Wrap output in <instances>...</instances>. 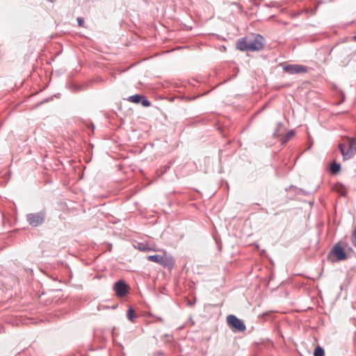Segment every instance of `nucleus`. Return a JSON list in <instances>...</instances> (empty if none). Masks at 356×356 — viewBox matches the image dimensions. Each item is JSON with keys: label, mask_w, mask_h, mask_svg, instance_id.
<instances>
[{"label": "nucleus", "mask_w": 356, "mask_h": 356, "mask_svg": "<svg viewBox=\"0 0 356 356\" xmlns=\"http://www.w3.org/2000/svg\"><path fill=\"white\" fill-rule=\"evenodd\" d=\"M264 38L257 34H252L237 41V49L241 51H259L264 47Z\"/></svg>", "instance_id": "1"}, {"label": "nucleus", "mask_w": 356, "mask_h": 356, "mask_svg": "<svg viewBox=\"0 0 356 356\" xmlns=\"http://www.w3.org/2000/svg\"><path fill=\"white\" fill-rule=\"evenodd\" d=\"M339 149L344 160L350 159L356 154V139L348 138L346 141L339 145Z\"/></svg>", "instance_id": "2"}, {"label": "nucleus", "mask_w": 356, "mask_h": 356, "mask_svg": "<svg viewBox=\"0 0 356 356\" xmlns=\"http://www.w3.org/2000/svg\"><path fill=\"white\" fill-rule=\"evenodd\" d=\"M147 260L159 264L165 268H172L175 266V261L171 256L163 255H150L147 257Z\"/></svg>", "instance_id": "3"}, {"label": "nucleus", "mask_w": 356, "mask_h": 356, "mask_svg": "<svg viewBox=\"0 0 356 356\" xmlns=\"http://www.w3.org/2000/svg\"><path fill=\"white\" fill-rule=\"evenodd\" d=\"M227 323L234 332H243L246 330L244 323L234 315H228L227 316Z\"/></svg>", "instance_id": "4"}, {"label": "nucleus", "mask_w": 356, "mask_h": 356, "mask_svg": "<svg viewBox=\"0 0 356 356\" xmlns=\"http://www.w3.org/2000/svg\"><path fill=\"white\" fill-rule=\"evenodd\" d=\"M46 213L44 211L29 213L26 215V220L33 227H38L43 223Z\"/></svg>", "instance_id": "5"}, {"label": "nucleus", "mask_w": 356, "mask_h": 356, "mask_svg": "<svg viewBox=\"0 0 356 356\" xmlns=\"http://www.w3.org/2000/svg\"><path fill=\"white\" fill-rule=\"evenodd\" d=\"M113 289L117 296L123 298L127 296L129 287L124 280H120L113 284Z\"/></svg>", "instance_id": "6"}, {"label": "nucleus", "mask_w": 356, "mask_h": 356, "mask_svg": "<svg viewBox=\"0 0 356 356\" xmlns=\"http://www.w3.org/2000/svg\"><path fill=\"white\" fill-rule=\"evenodd\" d=\"M284 72L291 74H299L307 72V67L300 65H287L283 67Z\"/></svg>", "instance_id": "7"}, {"label": "nucleus", "mask_w": 356, "mask_h": 356, "mask_svg": "<svg viewBox=\"0 0 356 356\" xmlns=\"http://www.w3.org/2000/svg\"><path fill=\"white\" fill-rule=\"evenodd\" d=\"M332 252L338 261L345 260L347 258V254L343 248L338 244L334 246Z\"/></svg>", "instance_id": "8"}, {"label": "nucleus", "mask_w": 356, "mask_h": 356, "mask_svg": "<svg viewBox=\"0 0 356 356\" xmlns=\"http://www.w3.org/2000/svg\"><path fill=\"white\" fill-rule=\"evenodd\" d=\"M295 136V132L293 130L289 131L285 136H284L281 138V142L282 144L289 141L291 138H292Z\"/></svg>", "instance_id": "9"}, {"label": "nucleus", "mask_w": 356, "mask_h": 356, "mask_svg": "<svg viewBox=\"0 0 356 356\" xmlns=\"http://www.w3.org/2000/svg\"><path fill=\"white\" fill-rule=\"evenodd\" d=\"M341 165L337 162H333L330 167V170L332 174H337L339 172Z\"/></svg>", "instance_id": "10"}, {"label": "nucleus", "mask_w": 356, "mask_h": 356, "mask_svg": "<svg viewBox=\"0 0 356 356\" xmlns=\"http://www.w3.org/2000/svg\"><path fill=\"white\" fill-rule=\"evenodd\" d=\"M141 99H143V95L136 94L134 95L130 96L128 98V100L133 103L139 104L141 101Z\"/></svg>", "instance_id": "11"}, {"label": "nucleus", "mask_w": 356, "mask_h": 356, "mask_svg": "<svg viewBox=\"0 0 356 356\" xmlns=\"http://www.w3.org/2000/svg\"><path fill=\"white\" fill-rule=\"evenodd\" d=\"M314 355V356H325V352H324L323 348H321L320 346H317L315 348Z\"/></svg>", "instance_id": "12"}, {"label": "nucleus", "mask_w": 356, "mask_h": 356, "mask_svg": "<svg viewBox=\"0 0 356 356\" xmlns=\"http://www.w3.org/2000/svg\"><path fill=\"white\" fill-rule=\"evenodd\" d=\"M127 318L131 322H134V319L135 318V314H134V310L132 308L129 309V310L127 312Z\"/></svg>", "instance_id": "13"}, {"label": "nucleus", "mask_w": 356, "mask_h": 356, "mask_svg": "<svg viewBox=\"0 0 356 356\" xmlns=\"http://www.w3.org/2000/svg\"><path fill=\"white\" fill-rule=\"evenodd\" d=\"M142 106H144V107H148L151 105V103L150 102L145 98V96L143 95V99H141V101L140 102Z\"/></svg>", "instance_id": "14"}, {"label": "nucleus", "mask_w": 356, "mask_h": 356, "mask_svg": "<svg viewBox=\"0 0 356 356\" xmlns=\"http://www.w3.org/2000/svg\"><path fill=\"white\" fill-rule=\"evenodd\" d=\"M77 22L79 26H83L84 23V19L82 17H78L77 18Z\"/></svg>", "instance_id": "15"}, {"label": "nucleus", "mask_w": 356, "mask_h": 356, "mask_svg": "<svg viewBox=\"0 0 356 356\" xmlns=\"http://www.w3.org/2000/svg\"><path fill=\"white\" fill-rule=\"evenodd\" d=\"M158 320H159V321H161V322H163V318H158Z\"/></svg>", "instance_id": "16"}, {"label": "nucleus", "mask_w": 356, "mask_h": 356, "mask_svg": "<svg viewBox=\"0 0 356 356\" xmlns=\"http://www.w3.org/2000/svg\"><path fill=\"white\" fill-rule=\"evenodd\" d=\"M139 249L143 250H145V248H142L141 247H139Z\"/></svg>", "instance_id": "17"}, {"label": "nucleus", "mask_w": 356, "mask_h": 356, "mask_svg": "<svg viewBox=\"0 0 356 356\" xmlns=\"http://www.w3.org/2000/svg\"><path fill=\"white\" fill-rule=\"evenodd\" d=\"M353 39L356 40V35L353 37Z\"/></svg>", "instance_id": "18"}]
</instances>
